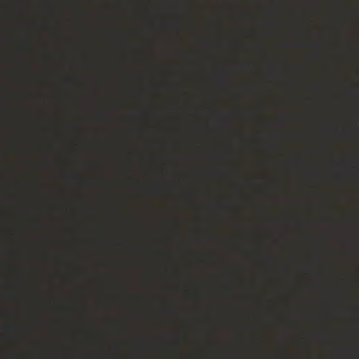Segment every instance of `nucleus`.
I'll list each match as a JSON object with an SVG mask.
<instances>
[{
	"instance_id": "f257e3e1",
	"label": "nucleus",
	"mask_w": 359,
	"mask_h": 359,
	"mask_svg": "<svg viewBox=\"0 0 359 359\" xmlns=\"http://www.w3.org/2000/svg\"><path fill=\"white\" fill-rule=\"evenodd\" d=\"M19 50L22 53L29 52L30 47L27 34H24L20 40Z\"/></svg>"
},
{
	"instance_id": "f03ea898",
	"label": "nucleus",
	"mask_w": 359,
	"mask_h": 359,
	"mask_svg": "<svg viewBox=\"0 0 359 359\" xmlns=\"http://www.w3.org/2000/svg\"><path fill=\"white\" fill-rule=\"evenodd\" d=\"M24 330V326L22 323H17L13 326V331H14V335L15 338L16 339H18L20 336L21 335L22 331Z\"/></svg>"
},
{
	"instance_id": "7ed1b4c3",
	"label": "nucleus",
	"mask_w": 359,
	"mask_h": 359,
	"mask_svg": "<svg viewBox=\"0 0 359 359\" xmlns=\"http://www.w3.org/2000/svg\"><path fill=\"white\" fill-rule=\"evenodd\" d=\"M21 295H22L21 290H20L19 287H17L15 290V297L18 299L21 297Z\"/></svg>"
},
{
	"instance_id": "20e7f679",
	"label": "nucleus",
	"mask_w": 359,
	"mask_h": 359,
	"mask_svg": "<svg viewBox=\"0 0 359 359\" xmlns=\"http://www.w3.org/2000/svg\"><path fill=\"white\" fill-rule=\"evenodd\" d=\"M16 271H17V272H18V273H20V274H21V273H22V272L23 271L22 269H21V268H20V267H17V268H16Z\"/></svg>"
},
{
	"instance_id": "39448f33",
	"label": "nucleus",
	"mask_w": 359,
	"mask_h": 359,
	"mask_svg": "<svg viewBox=\"0 0 359 359\" xmlns=\"http://www.w3.org/2000/svg\"><path fill=\"white\" fill-rule=\"evenodd\" d=\"M16 184L18 186H21L22 184V182L21 180H18Z\"/></svg>"
},
{
	"instance_id": "423d86ee",
	"label": "nucleus",
	"mask_w": 359,
	"mask_h": 359,
	"mask_svg": "<svg viewBox=\"0 0 359 359\" xmlns=\"http://www.w3.org/2000/svg\"><path fill=\"white\" fill-rule=\"evenodd\" d=\"M162 189H162L161 187H158V188H157V190H158V191H161Z\"/></svg>"
},
{
	"instance_id": "0eeeda50",
	"label": "nucleus",
	"mask_w": 359,
	"mask_h": 359,
	"mask_svg": "<svg viewBox=\"0 0 359 359\" xmlns=\"http://www.w3.org/2000/svg\"><path fill=\"white\" fill-rule=\"evenodd\" d=\"M17 149H18V151H21V149H20V148L19 147L18 145L17 146Z\"/></svg>"
},
{
	"instance_id": "6e6552de",
	"label": "nucleus",
	"mask_w": 359,
	"mask_h": 359,
	"mask_svg": "<svg viewBox=\"0 0 359 359\" xmlns=\"http://www.w3.org/2000/svg\"><path fill=\"white\" fill-rule=\"evenodd\" d=\"M21 64L24 66L25 65V62H21Z\"/></svg>"
}]
</instances>
